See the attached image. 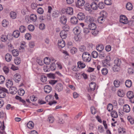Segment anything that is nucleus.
Masks as SVG:
<instances>
[{
	"instance_id": "c756f323",
	"label": "nucleus",
	"mask_w": 134,
	"mask_h": 134,
	"mask_svg": "<svg viewBox=\"0 0 134 134\" xmlns=\"http://www.w3.org/2000/svg\"><path fill=\"white\" fill-rule=\"evenodd\" d=\"M120 65H115L113 68V70L114 72L118 71L120 69Z\"/></svg>"
},
{
	"instance_id": "49530a36",
	"label": "nucleus",
	"mask_w": 134,
	"mask_h": 134,
	"mask_svg": "<svg viewBox=\"0 0 134 134\" xmlns=\"http://www.w3.org/2000/svg\"><path fill=\"white\" fill-rule=\"evenodd\" d=\"M121 63V60L118 59H115L114 61V63L115 65H120Z\"/></svg>"
},
{
	"instance_id": "2eb2a0df",
	"label": "nucleus",
	"mask_w": 134,
	"mask_h": 134,
	"mask_svg": "<svg viewBox=\"0 0 134 134\" xmlns=\"http://www.w3.org/2000/svg\"><path fill=\"white\" fill-rule=\"evenodd\" d=\"M88 26L89 28L91 30H95L96 28V25L95 24L93 23V22H92L89 24Z\"/></svg>"
},
{
	"instance_id": "e433bc0d",
	"label": "nucleus",
	"mask_w": 134,
	"mask_h": 134,
	"mask_svg": "<svg viewBox=\"0 0 134 134\" xmlns=\"http://www.w3.org/2000/svg\"><path fill=\"white\" fill-rule=\"evenodd\" d=\"M10 17L12 19H14L16 17V14L15 12H11L10 13Z\"/></svg>"
},
{
	"instance_id": "72a5a7b5",
	"label": "nucleus",
	"mask_w": 134,
	"mask_h": 134,
	"mask_svg": "<svg viewBox=\"0 0 134 134\" xmlns=\"http://www.w3.org/2000/svg\"><path fill=\"white\" fill-rule=\"evenodd\" d=\"M114 84L115 87H119L120 85V81L118 80H115L114 81Z\"/></svg>"
},
{
	"instance_id": "79ce46f5",
	"label": "nucleus",
	"mask_w": 134,
	"mask_h": 134,
	"mask_svg": "<svg viewBox=\"0 0 134 134\" xmlns=\"http://www.w3.org/2000/svg\"><path fill=\"white\" fill-rule=\"evenodd\" d=\"M12 55L14 56H17L18 55V51L17 49L12 50Z\"/></svg>"
},
{
	"instance_id": "a18cd8bd",
	"label": "nucleus",
	"mask_w": 134,
	"mask_h": 134,
	"mask_svg": "<svg viewBox=\"0 0 134 134\" xmlns=\"http://www.w3.org/2000/svg\"><path fill=\"white\" fill-rule=\"evenodd\" d=\"M105 19L104 17L99 16L98 19V21L99 23H102L104 21Z\"/></svg>"
},
{
	"instance_id": "4be33fe9",
	"label": "nucleus",
	"mask_w": 134,
	"mask_h": 134,
	"mask_svg": "<svg viewBox=\"0 0 134 134\" xmlns=\"http://www.w3.org/2000/svg\"><path fill=\"white\" fill-rule=\"evenodd\" d=\"M70 21L72 24H76L78 22V20L76 17L75 16H73L71 18Z\"/></svg>"
},
{
	"instance_id": "f257e3e1",
	"label": "nucleus",
	"mask_w": 134,
	"mask_h": 134,
	"mask_svg": "<svg viewBox=\"0 0 134 134\" xmlns=\"http://www.w3.org/2000/svg\"><path fill=\"white\" fill-rule=\"evenodd\" d=\"M83 60L85 62H89L91 60V56L90 54L87 52H84L82 56Z\"/></svg>"
},
{
	"instance_id": "338daca9",
	"label": "nucleus",
	"mask_w": 134,
	"mask_h": 134,
	"mask_svg": "<svg viewBox=\"0 0 134 134\" xmlns=\"http://www.w3.org/2000/svg\"><path fill=\"white\" fill-rule=\"evenodd\" d=\"M25 38L28 40H30L31 38V36L30 34L27 33L25 35Z\"/></svg>"
},
{
	"instance_id": "6e6d98bb",
	"label": "nucleus",
	"mask_w": 134,
	"mask_h": 134,
	"mask_svg": "<svg viewBox=\"0 0 134 134\" xmlns=\"http://www.w3.org/2000/svg\"><path fill=\"white\" fill-rule=\"evenodd\" d=\"M37 13L40 14H42L43 13V10L42 8H38L37 10Z\"/></svg>"
},
{
	"instance_id": "412c9836",
	"label": "nucleus",
	"mask_w": 134,
	"mask_h": 134,
	"mask_svg": "<svg viewBox=\"0 0 134 134\" xmlns=\"http://www.w3.org/2000/svg\"><path fill=\"white\" fill-rule=\"evenodd\" d=\"M96 86V84L95 83L91 82L89 85L90 90L92 91H94L95 89Z\"/></svg>"
},
{
	"instance_id": "37998d69",
	"label": "nucleus",
	"mask_w": 134,
	"mask_h": 134,
	"mask_svg": "<svg viewBox=\"0 0 134 134\" xmlns=\"http://www.w3.org/2000/svg\"><path fill=\"white\" fill-rule=\"evenodd\" d=\"M50 68L52 71L55 70L56 68V66L55 64L53 63H52L50 65Z\"/></svg>"
},
{
	"instance_id": "473e14b6",
	"label": "nucleus",
	"mask_w": 134,
	"mask_h": 134,
	"mask_svg": "<svg viewBox=\"0 0 134 134\" xmlns=\"http://www.w3.org/2000/svg\"><path fill=\"white\" fill-rule=\"evenodd\" d=\"M21 61V59L18 57L15 58L14 60V62L15 64L16 65L19 64Z\"/></svg>"
},
{
	"instance_id": "69168bd1",
	"label": "nucleus",
	"mask_w": 134,
	"mask_h": 134,
	"mask_svg": "<svg viewBox=\"0 0 134 134\" xmlns=\"http://www.w3.org/2000/svg\"><path fill=\"white\" fill-rule=\"evenodd\" d=\"M77 51V49L75 47H73L70 50V52L72 54H75Z\"/></svg>"
},
{
	"instance_id": "0e129e2a",
	"label": "nucleus",
	"mask_w": 134,
	"mask_h": 134,
	"mask_svg": "<svg viewBox=\"0 0 134 134\" xmlns=\"http://www.w3.org/2000/svg\"><path fill=\"white\" fill-rule=\"evenodd\" d=\"M3 70L5 73L7 74L9 72V69L8 67L7 66H5L4 67Z\"/></svg>"
},
{
	"instance_id": "680f3d73",
	"label": "nucleus",
	"mask_w": 134,
	"mask_h": 134,
	"mask_svg": "<svg viewBox=\"0 0 134 134\" xmlns=\"http://www.w3.org/2000/svg\"><path fill=\"white\" fill-rule=\"evenodd\" d=\"M28 28L29 30L31 31H33L34 29V25H30L28 26Z\"/></svg>"
},
{
	"instance_id": "58836bf2",
	"label": "nucleus",
	"mask_w": 134,
	"mask_h": 134,
	"mask_svg": "<svg viewBox=\"0 0 134 134\" xmlns=\"http://www.w3.org/2000/svg\"><path fill=\"white\" fill-rule=\"evenodd\" d=\"M41 80L43 82H46L47 80V77L46 76L44 75H42L41 77Z\"/></svg>"
},
{
	"instance_id": "39448f33",
	"label": "nucleus",
	"mask_w": 134,
	"mask_h": 134,
	"mask_svg": "<svg viewBox=\"0 0 134 134\" xmlns=\"http://www.w3.org/2000/svg\"><path fill=\"white\" fill-rule=\"evenodd\" d=\"M73 31L75 35H77V37H78L79 35L81 32V29L80 27L77 26L74 28Z\"/></svg>"
},
{
	"instance_id": "e2e57ef3",
	"label": "nucleus",
	"mask_w": 134,
	"mask_h": 134,
	"mask_svg": "<svg viewBox=\"0 0 134 134\" xmlns=\"http://www.w3.org/2000/svg\"><path fill=\"white\" fill-rule=\"evenodd\" d=\"M39 27L41 30H43L45 29V26L44 24L41 23L39 24Z\"/></svg>"
},
{
	"instance_id": "6ab92c4d",
	"label": "nucleus",
	"mask_w": 134,
	"mask_h": 134,
	"mask_svg": "<svg viewBox=\"0 0 134 134\" xmlns=\"http://www.w3.org/2000/svg\"><path fill=\"white\" fill-rule=\"evenodd\" d=\"M123 111L126 113L129 112L130 110V106L127 104L125 105L123 107Z\"/></svg>"
},
{
	"instance_id": "cd10ccee",
	"label": "nucleus",
	"mask_w": 134,
	"mask_h": 134,
	"mask_svg": "<svg viewBox=\"0 0 134 134\" xmlns=\"http://www.w3.org/2000/svg\"><path fill=\"white\" fill-rule=\"evenodd\" d=\"M13 37L15 38H18L20 35V32L18 30L14 31L13 34Z\"/></svg>"
},
{
	"instance_id": "4468645a",
	"label": "nucleus",
	"mask_w": 134,
	"mask_h": 134,
	"mask_svg": "<svg viewBox=\"0 0 134 134\" xmlns=\"http://www.w3.org/2000/svg\"><path fill=\"white\" fill-rule=\"evenodd\" d=\"M14 80L16 82H18L20 80V76L18 74H15L14 76Z\"/></svg>"
},
{
	"instance_id": "f8f14e48",
	"label": "nucleus",
	"mask_w": 134,
	"mask_h": 134,
	"mask_svg": "<svg viewBox=\"0 0 134 134\" xmlns=\"http://www.w3.org/2000/svg\"><path fill=\"white\" fill-rule=\"evenodd\" d=\"M55 89L58 92L62 91L63 89V85L62 84L60 83L57 84L56 86Z\"/></svg>"
},
{
	"instance_id": "f03ea898",
	"label": "nucleus",
	"mask_w": 134,
	"mask_h": 134,
	"mask_svg": "<svg viewBox=\"0 0 134 134\" xmlns=\"http://www.w3.org/2000/svg\"><path fill=\"white\" fill-rule=\"evenodd\" d=\"M6 93H9L8 90L5 88L2 87H0V98H3L6 96Z\"/></svg>"
},
{
	"instance_id": "2f4dec72",
	"label": "nucleus",
	"mask_w": 134,
	"mask_h": 134,
	"mask_svg": "<svg viewBox=\"0 0 134 134\" xmlns=\"http://www.w3.org/2000/svg\"><path fill=\"white\" fill-rule=\"evenodd\" d=\"M30 20L33 21H35L37 19V18L36 15L32 14L30 16Z\"/></svg>"
},
{
	"instance_id": "bb28decb",
	"label": "nucleus",
	"mask_w": 134,
	"mask_h": 134,
	"mask_svg": "<svg viewBox=\"0 0 134 134\" xmlns=\"http://www.w3.org/2000/svg\"><path fill=\"white\" fill-rule=\"evenodd\" d=\"M126 8L128 10H131L133 8L132 4L130 2L127 3L126 5Z\"/></svg>"
},
{
	"instance_id": "de8ad7c7",
	"label": "nucleus",
	"mask_w": 134,
	"mask_h": 134,
	"mask_svg": "<svg viewBox=\"0 0 134 134\" xmlns=\"http://www.w3.org/2000/svg\"><path fill=\"white\" fill-rule=\"evenodd\" d=\"M92 56L93 58H96L98 56V53L97 52L95 51H93L92 53Z\"/></svg>"
},
{
	"instance_id": "f704fd0d",
	"label": "nucleus",
	"mask_w": 134,
	"mask_h": 134,
	"mask_svg": "<svg viewBox=\"0 0 134 134\" xmlns=\"http://www.w3.org/2000/svg\"><path fill=\"white\" fill-rule=\"evenodd\" d=\"M104 49V47L102 44H99L98 46L96 47L97 50L99 52L101 51Z\"/></svg>"
},
{
	"instance_id": "7c9ffc66",
	"label": "nucleus",
	"mask_w": 134,
	"mask_h": 134,
	"mask_svg": "<svg viewBox=\"0 0 134 134\" xmlns=\"http://www.w3.org/2000/svg\"><path fill=\"white\" fill-rule=\"evenodd\" d=\"M91 8L94 10L97 9L98 8L97 5L95 2H92L91 5Z\"/></svg>"
},
{
	"instance_id": "864d4df0",
	"label": "nucleus",
	"mask_w": 134,
	"mask_h": 134,
	"mask_svg": "<svg viewBox=\"0 0 134 134\" xmlns=\"http://www.w3.org/2000/svg\"><path fill=\"white\" fill-rule=\"evenodd\" d=\"M113 105L111 104H109L107 107V109L109 111H110L113 110Z\"/></svg>"
},
{
	"instance_id": "13d9d810",
	"label": "nucleus",
	"mask_w": 134,
	"mask_h": 134,
	"mask_svg": "<svg viewBox=\"0 0 134 134\" xmlns=\"http://www.w3.org/2000/svg\"><path fill=\"white\" fill-rule=\"evenodd\" d=\"M48 120L51 123H52L54 120V118L53 116H50L48 118Z\"/></svg>"
},
{
	"instance_id": "423d86ee",
	"label": "nucleus",
	"mask_w": 134,
	"mask_h": 134,
	"mask_svg": "<svg viewBox=\"0 0 134 134\" xmlns=\"http://www.w3.org/2000/svg\"><path fill=\"white\" fill-rule=\"evenodd\" d=\"M12 37L10 35H8L7 36L4 35H2L1 37V40L2 41L5 42L8 39L9 40L11 38L9 37Z\"/></svg>"
},
{
	"instance_id": "0eeeda50",
	"label": "nucleus",
	"mask_w": 134,
	"mask_h": 134,
	"mask_svg": "<svg viewBox=\"0 0 134 134\" xmlns=\"http://www.w3.org/2000/svg\"><path fill=\"white\" fill-rule=\"evenodd\" d=\"M60 22L61 24L63 25L65 24L67 22V19L64 15H62L60 18Z\"/></svg>"
},
{
	"instance_id": "3c124183",
	"label": "nucleus",
	"mask_w": 134,
	"mask_h": 134,
	"mask_svg": "<svg viewBox=\"0 0 134 134\" xmlns=\"http://www.w3.org/2000/svg\"><path fill=\"white\" fill-rule=\"evenodd\" d=\"M102 74L104 75H106L108 72L107 69L106 68H103L102 70Z\"/></svg>"
},
{
	"instance_id": "8fccbe9b",
	"label": "nucleus",
	"mask_w": 134,
	"mask_h": 134,
	"mask_svg": "<svg viewBox=\"0 0 134 134\" xmlns=\"http://www.w3.org/2000/svg\"><path fill=\"white\" fill-rule=\"evenodd\" d=\"M19 29L20 32L22 33L24 32L26 30L25 27L24 26H20Z\"/></svg>"
},
{
	"instance_id": "dca6fc26",
	"label": "nucleus",
	"mask_w": 134,
	"mask_h": 134,
	"mask_svg": "<svg viewBox=\"0 0 134 134\" xmlns=\"http://www.w3.org/2000/svg\"><path fill=\"white\" fill-rule=\"evenodd\" d=\"M9 90L10 93L13 94H15L17 91L16 88L14 87H11Z\"/></svg>"
},
{
	"instance_id": "ea45409f",
	"label": "nucleus",
	"mask_w": 134,
	"mask_h": 134,
	"mask_svg": "<svg viewBox=\"0 0 134 134\" xmlns=\"http://www.w3.org/2000/svg\"><path fill=\"white\" fill-rule=\"evenodd\" d=\"M25 93L24 90L22 88L20 89L18 91V94L20 96H23Z\"/></svg>"
},
{
	"instance_id": "1a4fd4ad",
	"label": "nucleus",
	"mask_w": 134,
	"mask_h": 134,
	"mask_svg": "<svg viewBox=\"0 0 134 134\" xmlns=\"http://www.w3.org/2000/svg\"><path fill=\"white\" fill-rule=\"evenodd\" d=\"M58 45L60 48H62L64 47L65 45V42L63 40H59L58 41Z\"/></svg>"
},
{
	"instance_id": "a878e982",
	"label": "nucleus",
	"mask_w": 134,
	"mask_h": 134,
	"mask_svg": "<svg viewBox=\"0 0 134 134\" xmlns=\"http://www.w3.org/2000/svg\"><path fill=\"white\" fill-rule=\"evenodd\" d=\"M13 85L12 81L10 80H7L6 83V85L8 87H11Z\"/></svg>"
},
{
	"instance_id": "7ed1b4c3",
	"label": "nucleus",
	"mask_w": 134,
	"mask_h": 134,
	"mask_svg": "<svg viewBox=\"0 0 134 134\" xmlns=\"http://www.w3.org/2000/svg\"><path fill=\"white\" fill-rule=\"evenodd\" d=\"M120 23L124 24H126L128 23L127 18L124 15L120 16Z\"/></svg>"
},
{
	"instance_id": "4c0bfd02",
	"label": "nucleus",
	"mask_w": 134,
	"mask_h": 134,
	"mask_svg": "<svg viewBox=\"0 0 134 134\" xmlns=\"http://www.w3.org/2000/svg\"><path fill=\"white\" fill-rule=\"evenodd\" d=\"M111 115L114 118H116L118 116V115L117 112L115 111H113L111 113Z\"/></svg>"
},
{
	"instance_id": "6e6552de",
	"label": "nucleus",
	"mask_w": 134,
	"mask_h": 134,
	"mask_svg": "<svg viewBox=\"0 0 134 134\" xmlns=\"http://www.w3.org/2000/svg\"><path fill=\"white\" fill-rule=\"evenodd\" d=\"M44 91L45 93H49L52 90L51 87L49 85H46L44 88Z\"/></svg>"
},
{
	"instance_id": "b1692460",
	"label": "nucleus",
	"mask_w": 134,
	"mask_h": 134,
	"mask_svg": "<svg viewBox=\"0 0 134 134\" xmlns=\"http://www.w3.org/2000/svg\"><path fill=\"white\" fill-rule=\"evenodd\" d=\"M34 124L32 121H29L27 124V127L30 129H32L34 127Z\"/></svg>"
},
{
	"instance_id": "052dcab7",
	"label": "nucleus",
	"mask_w": 134,
	"mask_h": 134,
	"mask_svg": "<svg viewBox=\"0 0 134 134\" xmlns=\"http://www.w3.org/2000/svg\"><path fill=\"white\" fill-rule=\"evenodd\" d=\"M79 49L80 51L83 52L86 51V48L84 46H81L80 47Z\"/></svg>"
},
{
	"instance_id": "4d7b16f0",
	"label": "nucleus",
	"mask_w": 134,
	"mask_h": 134,
	"mask_svg": "<svg viewBox=\"0 0 134 134\" xmlns=\"http://www.w3.org/2000/svg\"><path fill=\"white\" fill-rule=\"evenodd\" d=\"M91 111L92 114H95L96 113V110L93 106H92L91 108Z\"/></svg>"
},
{
	"instance_id": "a211bd4d",
	"label": "nucleus",
	"mask_w": 134,
	"mask_h": 134,
	"mask_svg": "<svg viewBox=\"0 0 134 134\" xmlns=\"http://www.w3.org/2000/svg\"><path fill=\"white\" fill-rule=\"evenodd\" d=\"M78 67L80 69L84 68L86 66L85 64L81 61H79L77 62Z\"/></svg>"
},
{
	"instance_id": "ddd939ff",
	"label": "nucleus",
	"mask_w": 134,
	"mask_h": 134,
	"mask_svg": "<svg viewBox=\"0 0 134 134\" xmlns=\"http://www.w3.org/2000/svg\"><path fill=\"white\" fill-rule=\"evenodd\" d=\"M60 36L62 39H65L67 37V33L64 31H62L60 33Z\"/></svg>"
},
{
	"instance_id": "f3484780",
	"label": "nucleus",
	"mask_w": 134,
	"mask_h": 134,
	"mask_svg": "<svg viewBox=\"0 0 134 134\" xmlns=\"http://www.w3.org/2000/svg\"><path fill=\"white\" fill-rule=\"evenodd\" d=\"M5 58L7 62H10L12 58V57L11 54L8 53L5 56Z\"/></svg>"
},
{
	"instance_id": "774afa93",
	"label": "nucleus",
	"mask_w": 134,
	"mask_h": 134,
	"mask_svg": "<svg viewBox=\"0 0 134 134\" xmlns=\"http://www.w3.org/2000/svg\"><path fill=\"white\" fill-rule=\"evenodd\" d=\"M30 99L33 102H35L37 100V98L34 96H32L30 97Z\"/></svg>"
},
{
	"instance_id": "5701e85b",
	"label": "nucleus",
	"mask_w": 134,
	"mask_h": 134,
	"mask_svg": "<svg viewBox=\"0 0 134 134\" xmlns=\"http://www.w3.org/2000/svg\"><path fill=\"white\" fill-rule=\"evenodd\" d=\"M132 84V81L129 80H127L125 82V85L127 87H130L131 86Z\"/></svg>"
},
{
	"instance_id": "20e7f679",
	"label": "nucleus",
	"mask_w": 134,
	"mask_h": 134,
	"mask_svg": "<svg viewBox=\"0 0 134 134\" xmlns=\"http://www.w3.org/2000/svg\"><path fill=\"white\" fill-rule=\"evenodd\" d=\"M94 21V18L90 16H87L85 18V22L89 24Z\"/></svg>"
},
{
	"instance_id": "aec40b11",
	"label": "nucleus",
	"mask_w": 134,
	"mask_h": 134,
	"mask_svg": "<svg viewBox=\"0 0 134 134\" xmlns=\"http://www.w3.org/2000/svg\"><path fill=\"white\" fill-rule=\"evenodd\" d=\"M77 18L78 19L81 20H82L85 18L84 14L81 13H78L77 15Z\"/></svg>"
},
{
	"instance_id": "09e8293b",
	"label": "nucleus",
	"mask_w": 134,
	"mask_h": 134,
	"mask_svg": "<svg viewBox=\"0 0 134 134\" xmlns=\"http://www.w3.org/2000/svg\"><path fill=\"white\" fill-rule=\"evenodd\" d=\"M9 24L8 22L6 20H3L2 22V26L4 27H6Z\"/></svg>"
},
{
	"instance_id": "9b49d317",
	"label": "nucleus",
	"mask_w": 134,
	"mask_h": 134,
	"mask_svg": "<svg viewBox=\"0 0 134 134\" xmlns=\"http://www.w3.org/2000/svg\"><path fill=\"white\" fill-rule=\"evenodd\" d=\"M66 12L68 14L71 15L73 13V9L72 7H68L66 9Z\"/></svg>"
},
{
	"instance_id": "c03bdc74",
	"label": "nucleus",
	"mask_w": 134,
	"mask_h": 134,
	"mask_svg": "<svg viewBox=\"0 0 134 134\" xmlns=\"http://www.w3.org/2000/svg\"><path fill=\"white\" fill-rule=\"evenodd\" d=\"M127 96L129 98H132V97L134 96L133 92L131 91H128L127 93Z\"/></svg>"
},
{
	"instance_id": "393cba45",
	"label": "nucleus",
	"mask_w": 134,
	"mask_h": 134,
	"mask_svg": "<svg viewBox=\"0 0 134 134\" xmlns=\"http://www.w3.org/2000/svg\"><path fill=\"white\" fill-rule=\"evenodd\" d=\"M118 94L119 96L121 97H123L125 94L123 90H119L118 91Z\"/></svg>"
},
{
	"instance_id": "5fc2aeb1",
	"label": "nucleus",
	"mask_w": 134,
	"mask_h": 134,
	"mask_svg": "<svg viewBox=\"0 0 134 134\" xmlns=\"http://www.w3.org/2000/svg\"><path fill=\"white\" fill-rule=\"evenodd\" d=\"M98 130L99 132L102 133L104 131V128L102 126H98Z\"/></svg>"
},
{
	"instance_id": "bf43d9fd",
	"label": "nucleus",
	"mask_w": 134,
	"mask_h": 134,
	"mask_svg": "<svg viewBox=\"0 0 134 134\" xmlns=\"http://www.w3.org/2000/svg\"><path fill=\"white\" fill-rule=\"evenodd\" d=\"M5 80L4 77L2 75L0 76V84H2L4 83Z\"/></svg>"
},
{
	"instance_id": "603ef678",
	"label": "nucleus",
	"mask_w": 134,
	"mask_h": 134,
	"mask_svg": "<svg viewBox=\"0 0 134 134\" xmlns=\"http://www.w3.org/2000/svg\"><path fill=\"white\" fill-rule=\"evenodd\" d=\"M127 119L131 124H134V120L132 118H131V116H128L127 117Z\"/></svg>"
},
{
	"instance_id": "9d476101",
	"label": "nucleus",
	"mask_w": 134,
	"mask_h": 134,
	"mask_svg": "<svg viewBox=\"0 0 134 134\" xmlns=\"http://www.w3.org/2000/svg\"><path fill=\"white\" fill-rule=\"evenodd\" d=\"M85 3L84 0H78L76 3L77 7L80 8V6H83Z\"/></svg>"
},
{
	"instance_id": "c9c22d12",
	"label": "nucleus",
	"mask_w": 134,
	"mask_h": 134,
	"mask_svg": "<svg viewBox=\"0 0 134 134\" xmlns=\"http://www.w3.org/2000/svg\"><path fill=\"white\" fill-rule=\"evenodd\" d=\"M44 62L46 64H49L51 62L50 59L48 58H45L44 60Z\"/></svg>"
},
{
	"instance_id": "c85d7f7f",
	"label": "nucleus",
	"mask_w": 134,
	"mask_h": 134,
	"mask_svg": "<svg viewBox=\"0 0 134 134\" xmlns=\"http://www.w3.org/2000/svg\"><path fill=\"white\" fill-rule=\"evenodd\" d=\"M70 27L67 24L64 25L62 26L63 31H64L65 32L68 31L70 29Z\"/></svg>"
},
{
	"instance_id": "a19ab883",
	"label": "nucleus",
	"mask_w": 134,
	"mask_h": 134,
	"mask_svg": "<svg viewBox=\"0 0 134 134\" xmlns=\"http://www.w3.org/2000/svg\"><path fill=\"white\" fill-rule=\"evenodd\" d=\"M105 5L103 2H101L98 4V7L100 9H102L105 7Z\"/></svg>"
}]
</instances>
